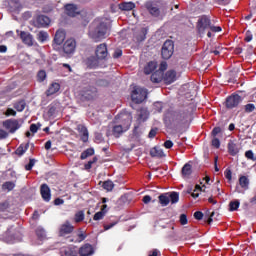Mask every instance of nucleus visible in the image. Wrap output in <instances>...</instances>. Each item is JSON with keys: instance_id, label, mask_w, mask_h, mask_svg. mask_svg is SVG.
I'll return each mask as SVG.
<instances>
[{"instance_id": "obj_10", "label": "nucleus", "mask_w": 256, "mask_h": 256, "mask_svg": "<svg viewBox=\"0 0 256 256\" xmlns=\"http://www.w3.org/2000/svg\"><path fill=\"white\" fill-rule=\"evenodd\" d=\"M240 103H241V96L237 94L232 95L227 98L226 107H228V109H233V107H237V105H239Z\"/></svg>"}, {"instance_id": "obj_53", "label": "nucleus", "mask_w": 256, "mask_h": 256, "mask_svg": "<svg viewBox=\"0 0 256 256\" xmlns=\"http://www.w3.org/2000/svg\"><path fill=\"white\" fill-rule=\"evenodd\" d=\"M141 33H142V35H141L140 38H138V41H145V35H147V29L146 28H142L141 29Z\"/></svg>"}, {"instance_id": "obj_36", "label": "nucleus", "mask_w": 256, "mask_h": 256, "mask_svg": "<svg viewBox=\"0 0 256 256\" xmlns=\"http://www.w3.org/2000/svg\"><path fill=\"white\" fill-rule=\"evenodd\" d=\"M84 219H85V212L83 211L76 212L74 216L75 223H81V221H83Z\"/></svg>"}, {"instance_id": "obj_59", "label": "nucleus", "mask_w": 256, "mask_h": 256, "mask_svg": "<svg viewBox=\"0 0 256 256\" xmlns=\"http://www.w3.org/2000/svg\"><path fill=\"white\" fill-rule=\"evenodd\" d=\"M6 115L9 117L11 115L13 116H16L17 115V112H15V110L9 108L7 111H6Z\"/></svg>"}, {"instance_id": "obj_42", "label": "nucleus", "mask_w": 256, "mask_h": 256, "mask_svg": "<svg viewBox=\"0 0 256 256\" xmlns=\"http://www.w3.org/2000/svg\"><path fill=\"white\" fill-rule=\"evenodd\" d=\"M239 205H241L239 200H235V201L230 202V204H229L230 211H237V209H239Z\"/></svg>"}, {"instance_id": "obj_34", "label": "nucleus", "mask_w": 256, "mask_h": 256, "mask_svg": "<svg viewBox=\"0 0 256 256\" xmlns=\"http://www.w3.org/2000/svg\"><path fill=\"white\" fill-rule=\"evenodd\" d=\"M239 185L242 187V189H247L249 187V179L246 176L240 177Z\"/></svg>"}, {"instance_id": "obj_9", "label": "nucleus", "mask_w": 256, "mask_h": 256, "mask_svg": "<svg viewBox=\"0 0 256 256\" xmlns=\"http://www.w3.org/2000/svg\"><path fill=\"white\" fill-rule=\"evenodd\" d=\"M95 53L97 59H107V55H109V52L107 51V44L103 43L98 45Z\"/></svg>"}, {"instance_id": "obj_7", "label": "nucleus", "mask_w": 256, "mask_h": 256, "mask_svg": "<svg viewBox=\"0 0 256 256\" xmlns=\"http://www.w3.org/2000/svg\"><path fill=\"white\" fill-rule=\"evenodd\" d=\"M77 48V42L73 38H69L64 42L63 51L66 55H73Z\"/></svg>"}, {"instance_id": "obj_2", "label": "nucleus", "mask_w": 256, "mask_h": 256, "mask_svg": "<svg viewBox=\"0 0 256 256\" xmlns=\"http://www.w3.org/2000/svg\"><path fill=\"white\" fill-rule=\"evenodd\" d=\"M118 119L121 120L123 125H114L112 128V133L114 137H120L122 133H125V131H128V129L131 127V122L133 121V116H131V113H121L118 115Z\"/></svg>"}, {"instance_id": "obj_30", "label": "nucleus", "mask_w": 256, "mask_h": 256, "mask_svg": "<svg viewBox=\"0 0 256 256\" xmlns=\"http://www.w3.org/2000/svg\"><path fill=\"white\" fill-rule=\"evenodd\" d=\"M78 130L82 133V141L85 143L89 139V132L87 131V128L85 126H78Z\"/></svg>"}, {"instance_id": "obj_27", "label": "nucleus", "mask_w": 256, "mask_h": 256, "mask_svg": "<svg viewBox=\"0 0 256 256\" xmlns=\"http://www.w3.org/2000/svg\"><path fill=\"white\" fill-rule=\"evenodd\" d=\"M138 121H147L148 117H149V111H147V109L142 108L140 110H138Z\"/></svg>"}, {"instance_id": "obj_14", "label": "nucleus", "mask_w": 256, "mask_h": 256, "mask_svg": "<svg viewBox=\"0 0 256 256\" xmlns=\"http://www.w3.org/2000/svg\"><path fill=\"white\" fill-rule=\"evenodd\" d=\"M164 81L167 85L175 83V81H177V72H175V70H169L168 72H166L164 76Z\"/></svg>"}, {"instance_id": "obj_45", "label": "nucleus", "mask_w": 256, "mask_h": 256, "mask_svg": "<svg viewBox=\"0 0 256 256\" xmlns=\"http://www.w3.org/2000/svg\"><path fill=\"white\" fill-rule=\"evenodd\" d=\"M47 73L43 70L38 72V81L43 82L44 79H46Z\"/></svg>"}, {"instance_id": "obj_15", "label": "nucleus", "mask_w": 256, "mask_h": 256, "mask_svg": "<svg viewBox=\"0 0 256 256\" xmlns=\"http://www.w3.org/2000/svg\"><path fill=\"white\" fill-rule=\"evenodd\" d=\"M95 253V250L93 249V246L90 244H85L79 249V255L80 256H91Z\"/></svg>"}, {"instance_id": "obj_46", "label": "nucleus", "mask_w": 256, "mask_h": 256, "mask_svg": "<svg viewBox=\"0 0 256 256\" xmlns=\"http://www.w3.org/2000/svg\"><path fill=\"white\" fill-rule=\"evenodd\" d=\"M35 166V160L30 159L29 163L25 166L26 171H31Z\"/></svg>"}, {"instance_id": "obj_50", "label": "nucleus", "mask_w": 256, "mask_h": 256, "mask_svg": "<svg viewBox=\"0 0 256 256\" xmlns=\"http://www.w3.org/2000/svg\"><path fill=\"white\" fill-rule=\"evenodd\" d=\"M180 223H181V225H187V223H188L187 215H185V214L180 215Z\"/></svg>"}, {"instance_id": "obj_8", "label": "nucleus", "mask_w": 256, "mask_h": 256, "mask_svg": "<svg viewBox=\"0 0 256 256\" xmlns=\"http://www.w3.org/2000/svg\"><path fill=\"white\" fill-rule=\"evenodd\" d=\"M3 127L10 133H15V131L21 128V124L18 120L9 119L3 122Z\"/></svg>"}, {"instance_id": "obj_55", "label": "nucleus", "mask_w": 256, "mask_h": 256, "mask_svg": "<svg viewBox=\"0 0 256 256\" xmlns=\"http://www.w3.org/2000/svg\"><path fill=\"white\" fill-rule=\"evenodd\" d=\"M194 217L195 219H197L198 221H201V219H203V212L201 211H197L194 213Z\"/></svg>"}, {"instance_id": "obj_4", "label": "nucleus", "mask_w": 256, "mask_h": 256, "mask_svg": "<svg viewBox=\"0 0 256 256\" xmlns=\"http://www.w3.org/2000/svg\"><path fill=\"white\" fill-rule=\"evenodd\" d=\"M131 98L134 103H143L147 99V89L139 86L134 87Z\"/></svg>"}, {"instance_id": "obj_18", "label": "nucleus", "mask_w": 256, "mask_h": 256, "mask_svg": "<svg viewBox=\"0 0 256 256\" xmlns=\"http://www.w3.org/2000/svg\"><path fill=\"white\" fill-rule=\"evenodd\" d=\"M105 215H107V204L102 205L101 210L94 215L93 219L94 221H101Z\"/></svg>"}, {"instance_id": "obj_3", "label": "nucleus", "mask_w": 256, "mask_h": 256, "mask_svg": "<svg viewBox=\"0 0 256 256\" xmlns=\"http://www.w3.org/2000/svg\"><path fill=\"white\" fill-rule=\"evenodd\" d=\"M158 199L162 207H167L169 203L175 204L179 202V193L177 192L165 193L160 195Z\"/></svg>"}, {"instance_id": "obj_20", "label": "nucleus", "mask_w": 256, "mask_h": 256, "mask_svg": "<svg viewBox=\"0 0 256 256\" xmlns=\"http://www.w3.org/2000/svg\"><path fill=\"white\" fill-rule=\"evenodd\" d=\"M37 23L40 27H48L51 23V19L45 15H40L37 18Z\"/></svg>"}, {"instance_id": "obj_25", "label": "nucleus", "mask_w": 256, "mask_h": 256, "mask_svg": "<svg viewBox=\"0 0 256 256\" xmlns=\"http://www.w3.org/2000/svg\"><path fill=\"white\" fill-rule=\"evenodd\" d=\"M193 173V169L191 164L186 163L183 167H182V176L184 178H189V176Z\"/></svg>"}, {"instance_id": "obj_62", "label": "nucleus", "mask_w": 256, "mask_h": 256, "mask_svg": "<svg viewBox=\"0 0 256 256\" xmlns=\"http://www.w3.org/2000/svg\"><path fill=\"white\" fill-rule=\"evenodd\" d=\"M65 203V201L61 198H57L54 201V205H63Z\"/></svg>"}, {"instance_id": "obj_28", "label": "nucleus", "mask_w": 256, "mask_h": 256, "mask_svg": "<svg viewBox=\"0 0 256 256\" xmlns=\"http://www.w3.org/2000/svg\"><path fill=\"white\" fill-rule=\"evenodd\" d=\"M157 69V62H149L147 66L144 68V73L146 75H151L154 70Z\"/></svg>"}, {"instance_id": "obj_33", "label": "nucleus", "mask_w": 256, "mask_h": 256, "mask_svg": "<svg viewBox=\"0 0 256 256\" xmlns=\"http://www.w3.org/2000/svg\"><path fill=\"white\" fill-rule=\"evenodd\" d=\"M29 149V143L20 145L16 150V155H23Z\"/></svg>"}, {"instance_id": "obj_61", "label": "nucleus", "mask_w": 256, "mask_h": 256, "mask_svg": "<svg viewBox=\"0 0 256 256\" xmlns=\"http://www.w3.org/2000/svg\"><path fill=\"white\" fill-rule=\"evenodd\" d=\"M225 177H226V179H228V181H231V179H232V172H231V170H226L225 171Z\"/></svg>"}, {"instance_id": "obj_12", "label": "nucleus", "mask_w": 256, "mask_h": 256, "mask_svg": "<svg viewBox=\"0 0 256 256\" xmlns=\"http://www.w3.org/2000/svg\"><path fill=\"white\" fill-rule=\"evenodd\" d=\"M189 117L188 113L185 112H175L172 114L173 123H185Z\"/></svg>"}, {"instance_id": "obj_52", "label": "nucleus", "mask_w": 256, "mask_h": 256, "mask_svg": "<svg viewBox=\"0 0 256 256\" xmlns=\"http://www.w3.org/2000/svg\"><path fill=\"white\" fill-rule=\"evenodd\" d=\"M9 137V133L7 131L0 129V139H7Z\"/></svg>"}, {"instance_id": "obj_56", "label": "nucleus", "mask_w": 256, "mask_h": 256, "mask_svg": "<svg viewBox=\"0 0 256 256\" xmlns=\"http://www.w3.org/2000/svg\"><path fill=\"white\" fill-rule=\"evenodd\" d=\"M164 147L166 149H171V147H173V141L167 140L166 142H164Z\"/></svg>"}, {"instance_id": "obj_37", "label": "nucleus", "mask_w": 256, "mask_h": 256, "mask_svg": "<svg viewBox=\"0 0 256 256\" xmlns=\"http://www.w3.org/2000/svg\"><path fill=\"white\" fill-rule=\"evenodd\" d=\"M94 153L95 150L93 148H89L81 154L80 158L82 160L87 159V157H91V155H94Z\"/></svg>"}, {"instance_id": "obj_63", "label": "nucleus", "mask_w": 256, "mask_h": 256, "mask_svg": "<svg viewBox=\"0 0 256 256\" xmlns=\"http://www.w3.org/2000/svg\"><path fill=\"white\" fill-rule=\"evenodd\" d=\"M161 255V252H159V250L154 249L152 252H150V254L148 256H159Z\"/></svg>"}, {"instance_id": "obj_5", "label": "nucleus", "mask_w": 256, "mask_h": 256, "mask_svg": "<svg viewBox=\"0 0 256 256\" xmlns=\"http://www.w3.org/2000/svg\"><path fill=\"white\" fill-rule=\"evenodd\" d=\"M210 27L211 19H209V17L202 16L201 18H199L197 23V29L200 35H205V31H207V29H210Z\"/></svg>"}, {"instance_id": "obj_29", "label": "nucleus", "mask_w": 256, "mask_h": 256, "mask_svg": "<svg viewBox=\"0 0 256 256\" xmlns=\"http://www.w3.org/2000/svg\"><path fill=\"white\" fill-rule=\"evenodd\" d=\"M60 254L61 256H77V252L69 247L62 248Z\"/></svg>"}, {"instance_id": "obj_21", "label": "nucleus", "mask_w": 256, "mask_h": 256, "mask_svg": "<svg viewBox=\"0 0 256 256\" xmlns=\"http://www.w3.org/2000/svg\"><path fill=\"white\" fill-rule=\"evenodd\" d=\"M228 151L230 155H237V153H239V146L237 145V143H235V141L230 140L228 142Z\"/></svg>"}, {"instance_id": "obj_44", "label": "nucleus", "mask_w": 256, "mask_h": 256, "mask_svg": "<svg viewBox=\"0 0 256 256\" xmlns=\"http://www.w3.org/2000/svg\"><path fill=\"white\" fill-rule=\"evenodd\" d=\"M36 235L40 238V239H45V230L43 228H38L36 230Z\"/></svg>"}, {"instance_id": "obj_38", "label": "nucleus", "mask_w": 256, "mask_h": 256, "mask_svg": "<svg viewBox=\"0 0 256 256\" xmlns=\"http://www.w3.org/2000/svg\"><path fill=\"white\" fill-rule=\"evenodd\" d=\"M150 79L152 83H161V80L163 79V75L159 73H153Z\"/></svg>"}, {"instance_id": "obj_16", "label": "nucleus", "mask_w": 256, "mask_h": 256, "mask_svg": "<svg viewBox=\"0 0 256 256\" xmlns=\"http://www.w3.org/2000/svg\"><path fill=\"white\" fill-rule=\"evenodd\" d=\"M73 225L69 221H66L61 227H60V235H69V233H73Z\"/></svg>"}, {"instance_id": "obj_19", "label": "nucleus", "mask_w": 256, "mask_h": 256, "mask_svg": "<svg viewBox=\"0 0 256 256\" xmlns=\"http://www.w3.org/2000/svg\"><path fill=\"white\" fill-rule=\"evenodd\" d=\"M65 41V32L63 30H58L54 37V42L56 45H62Z\"/></svg>"}, {"instance_id": "obj_64", "label": "nucleus", "mask_w": 256, "mask_h": 256, "mask_svg": "<svg viewBox=\"0 0 256 256\" xmlns=\"http://www.w3.org/2000/svg\"><path fill=\"white\" fill-rule=\"evenodd\" d=\"M143 203H145V204L151 203V196H149V195L144 196Z\"/></svg>"}, {"instance_id": "obj_58", "label": "nucleus", "mask_w": 256, "mask_h": 256, "mask_svg": "<svg viewBox=\"0 0 256 256\" xmlns=\"http://www.w3.org/2000/svg\"><path fill=\"white\" fill-rule=\"evenodd\" d=\"M8 208H9V202H4V203L0 204L1 211H5Z\"/></svg>"}, {"instance_id": "obj_35", "label": "nucleus", "mask_w": 256, "mask_h": 256, "mask_svg": "<svg viewBox=\"0 0 256 256\" xmlns=\"http://www.w3.org/2000/svg\"><path fill=\"white\" fill-rule=\"evenodd\" d=\"M86 99H93L97 95V88H91L90 90H86L85 92Z\"/></svg>"}, {"instance_id": "obj_13", "label": "nucleus", "mask_w": 256, "mask_h": 256, "mask_svg": "<svg viewBox=\"0 0 256 256\" xmlns=\"http://www.w3.org/2000/svg\"><path fill=\"white\" fill-rule=\"evenodd\" d=\"M40 193L44 201L49 202L51 201V189L47 184H42L40 188Z\"/></svg>"}, {"instance_id": "obj_11", "label": "nucleus", "mask_w": 256, "mask_h": 256, "mask_svg": "<svg viewBox=\"0 0 256 256\" xmlns=\"http://www.w3.org/2000/svg\"><path fill=\"white\" fill-rule=\"evenodd\" d=\"M20 39L22 40V43H24V45H27L28 47H33L34 40L33 35H31V33L21 31Z\"/></svg>"}, {"instance_id": "obj_40", "label": "nucleus", "mask_w": 256, "mask_h": 256, "mask_svg": "<svg viewBox=\"0 0 256 256\" xmlns=\"http://www.w3.org/2000/svg\"><path fill=\"white\" fill-rule=\"evenodd\" d=\"M207 188V186L203 185L202 187H200L199 185H196L194 192H192V197L194 199H197V197H199V194L197 193V191H205V189Z\"/></svg>"}, {"instance_id": "obj_48", "label": "nucleus", "mask_w": 256, "mask_h": 256, "mask_svg": "<svg viewBox=\"0 0 256 256\" xmlns=\"http://www.w3.org/2000/svg\"><path fill=\"white\" fill-rule=\"evenodd\" d=\"M246 113H253L255 111V105L254 104H247L245 106Z\"/></svg>"}, {"instance_id": "obj_54", "label": "nucleus", "mask_w": 256, "mask_h": 256, "mask_svg": "<svg viewBox=\"0 0 256 256\" xmlns=\"http://www.w3.org/2000/svg\"><path fill=\"white\" fill-rule=\"evenodd\" d=\"M121 55H123V51L121 49H117V50H115L113 57H114V59H119V57H121Z\"/></svg>"}, {"instance_id": "obj_39", "label": "nucleus", "mask_w": 256, "mask_h": 256, "mask_svg": "<svg viewBox=\"0 0 256 256\" xmlns=\"http://www.w3.org/2000/svg\"><path fill=\"white\" fill-rule=\"evenodd\" d=\"M113 187H115V184H113L111 180H107L103 183V189H106V191H113Z\"/></svg>"}, {"instance_id": "obj_41", "label": "nucleus", "mask_w": 256, "mask_h": 256, "mask_svg": "<svg viewBox=\"0 0 256 256\" xmlns=\"http://www.w3.org/2000/svg\"><path fill=\"white\" fill-rule=\"evenodd\" d=\"M25 106H26V103H25V101H19V102H17L15 105H14V108L17 110V111H19V112H21V111H24L25 110Z\"/></svg>"}, {"instance_id": "obj_31", "label": "nucleus", "mask_w": 256, "mask_h": 256, "mask_svg": "<svg viewBox=\"0 0 256 256\" xmlns=\"http://www.w3.org/2000/svg\"><path fill=\"white\" fill-rule=\"evenodd\" d=\"M37 39H38V41H40V43H45V41H47V39H49V34L45 31H40L37 34Z\"/></svg>"}, {"instance_id": "obj_26", "label": "nucleus", "mask_w": 256, "mask_h": 256, "mask_svg": "<svg viewBox=\"0 0 256 256\" xmlns=\"http://www.w3.org/2000/svg\"><path fill=\"white\" fill-rule=\"evenodd\" d=\"M121 11H133L135 9V3L133 2H123L119 5Z\"/></svg>"}, {"instance_id": "obj_23", "label": "nucleus", "mask_w": 256, "mask_h": 256, "mask_svg": "<svg viewBox=\"0 0 256 256\" xmlns=\"http://www.w3.org/2000/svg\"><path fill=\"white\" fill-rule=\"evenodd\" d=\"M61 89V85L59 83H52L50 87L48 88L46 95L49 97L51 95H55Z\"/></svg>"}, {"instance_id": "obj_6", "label": "nucleus", "mask_w": 256, "mask_h": 256, "mask_svg": "<svg viewBox=\"0 0 256 256\" xmlns=\"http://www.w3.org/2000/svg\"><path fill=\"white\" fill-rule=\"evenodd\" d=\"M175 45L171 40H166L162 46V57L163 59H171Z\"/></svg>"}, {"instance_id": "obj_17", "label": "nucleus", "mask_w": 256, "mask_h": 256, "mask_svg": "<svg viewBox=\"0 0 256 256\" xmlns=\"http://www.w3.org/2000/svg\"><path fill=\"white\" fill-rule=\"evenodd\" d=\"M146 8L153 15V17H159V8L157 7V4H154L153 2H148L146 4Z\"/></svg>"}, {"instance_id": "obj_43", "label": "nucleus", "mask_w": 256, "mask_h": 256, "mask_svg": "<svg viewBox=\"0 0 256 256\" xmlns=\"http://www.w3.org/2000/svg\"><path fill=\"white\" fill-rule=\"evenodd\" d=\"M245 157L250 159V161H255V154L251 150L245 152Z\"/></svg>"}, {"instance_id": "obj_57", "label": "nucleus", "mask_w": 256, "mask_h": 256, "mask_svg": "<svg viewBox=\"0 0 256 256\" xmlns=\"http://www.w3.org/2000/svg\"><path fill=\"white\" fill-rule=\"evenodd\" d=\"M30 131L31 133L35 134L37 131H39V127H37L35 124L30 125Z\"/></svg>"}, {"instance_id": "obj_1", "label": "nucleus", "mask_w": 256, "mask_h": 256, "mask_svg": "<svg viewBox=\"0 0 256 256\" xmlns=\"http://www.w3.org/2000/svg\"><path fill=\"white\" fill-rule=\"evenodd\" d=\"M109 33V26H107V22L105 20H95L90 28L88 35L90 39L98 43V41H102V39H105Z\"/></svg>"}, {"instance_id": "obj_32", "label": "nucleus", "mask_w": 256, "mask_h": 256, "mask_svg": "<svg viewBox=\"0 0 256 256\" xmlns=\"http://www.w3.org/2000/svg\"><path fill=\"white\" fill-rule=\"evenodd\" d=\"M3 191H13L15 189V182L7 181L2 185Z\"/></svg>"}, {"instance_id": "obj_51", "label": "nucleus", "mask_w": 256, "mask_h": 256, "mask_svg": "<svg viewBox=\"0 0 256 256\" xmlns=\"http://www.w3.org/2000/svg\"><path fill=\"white\" fill-rule=\"evenodd\" d=\"M210 31H213V33H220L221 31V26H213L210 24Z\"/></svg>"}, {"instance_id": "obj_24", "label": "nucleus", "mask_w": 256, "mask_h": 256, "mask_svg": "<svg viewBox=\"0 0 256 256\" xmlns=\"http://www.w3.org/2000/svg\"><path fill=\"white\" fill-rule=\"evenodd\" d=\"M66 9V13L67 15H69V17H75V15H77V6H75L74 4H68L65 6Z\"/></svg>"}, {"instance_id": "obj_60", "label": "nucleus", "mask_w": 256, "mask_h": 256, "mask_svg": "<svg viewBox=\"0 0 256 256\" xmlns=\"http://www.w3.org/2000/svg\"><path fill=\"white\" fill-rule=\"evenodd\" d=\"M159 70L160 71H167V62H161Z\"/></svg>"}, {"instance_id": "obj_47", "label": "nucleus", "mask_w": 256, "mask_h": 256, "mask_svg": "<svg viewBox=\"0 0 256 256\" xmlns=\"http://www.w3.org/2000/svg\"><path fill=\"white\" fill-rule=\"evenodd\" d=\"M245 41L247 43L253 41V33H251V31H246V34H245Z\"/></svg>"}, {"instance_id": "obj_22", "label": "nucleus", "mask_w": 256, "mask_h": 256, "mask_svg": "<svg viewBox=\"0 0 256 256\" xmlns=\"http://www.w3.org/2000/svg\"><path fill=\"white\" fill-rule=\"evenodd\" d=\"M151 157H165V152H163V149L161 147L156 146L150 150Z\"/></svg>"}, {"instance_id": "obj_49", "label": "nucleus", "mask_w": 256, "mask_h": 256, "mask_svg": "<svg viewBox=\"0 0 256 256\" xmlns=\"http://www.w3.org/2000/svg\"><path fill=\"white\" fill-rule=\"evenodd\" d=\"M212 146L216 149H219V147H221V141H219L218 138L212 139Z\"/></svg>"}]
</instances>
